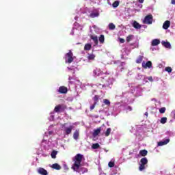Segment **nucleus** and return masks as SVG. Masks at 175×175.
<instances>
[{
    "instance_id": "42",
    "label": "nucleus",
    "mask_w": 175,
    "mask_h": 175,
    "mask_svg": "<svg viewBox=\"0 0 175 175\" xmlns=\"http://www.w3.org/2000/svg\"><path fill=\"white\" fill-rule=\"evenodd\" d=\"M99 42L101 43V44H103L105 43V36L104 35H100L99 38Z\"/></svg>"
},
{
    "instance_id": "13",
    "label": "nucleus",
    "mask_w": 175,
    "mask_h": 175,
    "mask_svg": "<svg viewBox=\"0 0 175 175\" xmlns=\"http://www.w3.org/2000/svg\"><path fill=\"white\" fill-rule=\"evenodd\" d=\"M143 23L144 24H148V25L152 24V15L151 14L147 15L143 20Z\"/></svg>"
},
{
    "instance_id": "53",
    "label": "nucleus",
    "mask_w": 175,
    "mask_h": 175,
    "mask_svg": "<svg viewBox=\"0 0 175 175\" xmlns=\"http://www.w3.org/2000/svg\"><path fill=\"white\" fill-rule=\"evenodd\" d=\"M95 106H96V104L94 103V104L90 106V110H94V109H95Z\"/></svg>"
},
{
    "instance_id": "38",
    "label": "nucleus",
    "mask_w": 175,
    "mask_h": 175,
    "mask_svg": "<svg viewBox=\"0 0 175 175\" xmlns=\"http://www.w3.org/2000/svg\"><path fill=\"white\" fill-rule=\"evenodd\" d=\"M99 147H100V146L98 143L93 144L92 146V148L93 150H98V148H99Z\"/></svg>"
},
{
    "instance_id": "43",
    "label": "nucleus",
    "mask_w": 175,
    "mask_h": 175,
    "mask_svg": "<svg viewBox=\"0 0 175 175\" xmlns=\"http://www.w3.org/2000/svg\"><path fill=\"white\" fill-rule=\"evenodd\" d=\"M160 122L161 124H166V122H167V118L166 117L161 118Z\"/></svg>"
},
{
    "instance_id": "12",
    "label": "nucleus",
    "mask_w": 175,
    "mask_h": 175,
    "mask_svg": "<svg viewBox=\"0 0 175 175\" xmlns=\"http://www.w3.org/2000/svg\"><path fill=\"white\" fill-rule=\"evenodd\" d=\"M68 70L70 72V73H72V76H69L68 80L70 81V83H73V81H70V80H75V77L76 75L75 74V72H76V70H77V68H73V67H68Z\"/></svg>"
},
{
    "instance_id": "51",
    "label": "nucleus",
    "mask_w": 175,
    "mask_h": 175,
    "mask_svg": "<svg viewBox=\"0 0 175 175\" xmlns=\"http://www.w3.org/2000/svg\"><path fill=\"white\" fill-rule=\"evenodd\" d=\"M117 64H118L119 66H124L125 65V62H120V61H118Z\"/></svg>"
},
{
    "instance_id": "24",
    "label": "nucleus",
    "mask_w": 175,
    "mask_h": 175,
    "mask_svg": "<svg viewBox=\"0 0 175 175\" xmlns=\"http://www.w3.org/2000/svg\"><path fill=\"white\" fill-rule=\"evenodd\" d=\"M161 40L159 39H154L151 42L152 46H158V44H160Z\"/></svg>"
},
{
    "instance_id": "6",
    "label": "nucleus",
    "mask_w": 175,
    "mask_h": 175,
    "mask_svg": "<svg viewBox=\"0 0 175 175\" xmlns=\"http://www.w3.org/2000/svg\"><path fill=\"white\" fill-rule=\"evenodd\" d=\"M81 161H83V154H77L75 157V163L72 165L71 169H72V170H76V169H77V167H79V166H81Z\"/></svg>"
},
{
    "instance_id": "25",
    "label": "nucleus",
    "mask_w": 175,
    "mask_h": 175,
    "mask_svg": "<svg viewBox=\"0 0 175 175\" xmlns=\"http://www.w3.org/2000/svg\"><path fill=\"white\" fill-rule=\"evenodd\" d=\"M90 38L94 43V46H98V36L92 35V36H91Z\"/></svg>"
},
{
    "instance_id": "23",
    "label": "nucleus",
    "mask_w": 175,
    "mask_h": 175,
    "mask_svg": "<svg viewBox=\"0 0 175 175\" xmlns=\"http://www.w3.org/2000/svg\"><path fill=\"white\" fill-rule=\"evenodd\" d=\"M142 90L140 86H138V87L134 88V92H136V94L138 96H140V95H142Z\"/></svg>"
},
{
    "instance_id": "59",
    "label": "nucleus",
    "mask_w": 175,
    "mask_h": 175,
    "mask_svg": "<svg viewBox=\"0 0 175 175\" xmlns=\"http://www.w3.org/2000/svg\"><path fill=\"white\" fill-rule=\"evenodd\" d=\"M139 3H143L144 2V0H139Z\"/></svg>"
},
{
    "instance_id": "14",
    "label": "nucleus",
    "mask_w": 175,
    "mask_h": 175,
    "mask_svg": "<svg viewBox=\"0 0 175 175\" xmlns=\"http://www.w3.org/2000/svg\"><path fill=\"white\" fill-rule=\"evenodd\" d=\"M73 171L77 172V173H79L80 174H84V173L88 172V170H87V168L81 167L79 165L76 170H73Z\"/></svg>"
},
{
    "instance_id": "57",
    "label": "nucleus",
    "mask_w": 175,
    "mask_h": 175,
    "mask_svg": "<svg viewBox=\"0 0 175 175\" xmlns=\"http://www.w3.org/2000/svg\"><path fill=\"white\" fill-rule=\"evenodd\" d=\"M171 3L172 5H175V0H172Z\"/></svg>"
},
{
    "instance_id": "50",
    "label": "nucleus",
    "mask_w": 175,
    "mask_h": 175,
    "mask_svg": "<svg viewBox=\"0 0 175 175\" xmlns=\"http://www.w3.org/2000/svg\"><path fill=\"white\" fill-rule=\"evenodd\" d=\"M130 46L131 47L132 49H137V47H139V45L134 44H131Z\"/></svg>"
},
{
    "instance_id": "4",
    "label": "nucleus",
    "mask_w": 175,
    "mask_h": 175,
    "mask_svg": "<svg viewBox=\"0 0 175 175\" xmlns=\"http://www.w3.org/2000/svg\"><path fill=\"white\" fill-rule=\"evenodd\" d=\"M111 73L107 72L103 77H102L103 79V83H105L103 85L99 84V88L100 87H109V85H112L113 83L116 81V79L111 77Z\"/></svg>"
},
{
    "instance_id": "48",
    "label": "nucleus",
    "mask_w": 175,
    "mask_h": 175,
    "mask_svg": "<svg viewBox=\"0 0 175 175\" xmlns=\"http://www.w3.org/2000/svg\"><path fill=\"white\" fill-rule=\"evenodd\" d=\"M166 111V108L165 107H161L159 109V113L161 114H163Z\"/></svg>"
},
{
    "instance_id": "64",
    "label": "nucleus",
    "mask_w": 175,
    "mask_h": 175,
    "mask_svg": "<svg viewBox=\"0 0 175 175\" xmlns=\"http://www.w3.org/2000/svg\"><path fill=\"white\" fill-rule=\"evenodd\" d=\"M167 175H170V174H167Z\"/></svg>"
},
{
    "instance_id": "11",
    "label": "nucleus",
    "mask_w": 175,
    "mask_h": 175,
    "mask_svg": "<svg viewBox=\"0 0 175 175\" xmlns=\"http://www.w3.org/2000/svg\"><path fill=\"white\" fill-rule=\"evenodd\" d=\"M131 54V48H126L122 50L121 58L122 59H126V57Z\"/></svg>"
},
{
    "instance_id": "17",
    "label": "nucleus",
    "mask_w": 175,
    "mask_h": 175,
    "mask_svg": "<svg viewBox=\"0 0 175 175\" xmlns=\"http://www.w3.org/2000/svg\"><path fill=\"white\" fill-rule=\"evenodd\" d=\"M37 173L40 175H49L47 170L42 167L37 168Z\"/></svg>"
},
{
    "instance_id": "5",
    "label": "nucleus",
    "mask_w": 175,
    "mask_h": 175,
    "mask_svg": "<svg viewBox=\"0 0 175 175\" xmlns=\"http://www.w3.org/2000/svg\"><path fill=\"white\" fill-rule=\"evenodd\" d=\"M110 105H111V103L110 102V100H109V99H103L101 105L103 109L99 110V113H104L106 116V111H107L108 113H110V111H113V108L109 109V107H110ZM107 109H109L107 110Z\"/></svg>"
},
{
    "instance_id": "37",
    "label": "nucleus",
    "mask_w": 175,
    "mask_h": 175,
    "mask_svg": "<svg viewBox=\"0 0 175 175\" xmlns=\"http://www.w3.org/2000/svg\"><path fill=\"white\" fill-rule=\"evenodd\" d=\"M108 27L110 31H114L116 29V25L113 23H109Z\"/></svg>"
},
{
    "instance_id": "62",
    "label": "nucleus",
    "mask_w": 175,
    "mask_h": 175,
    "mask_svg": "<svg viewBox=\"0 0 175 175\" xmlns=\"http://www.w3.org/2000/svg\"><path fill=\"white\" fill-rule=\"evenodd\" d=\"M150 50H152V51H154L155 50V48L154 47H150Z\"/></svg>"
},
{
    "instance_id": "49",
    "label": "nucleus",
    "mask_w": 175,
    "mask_h": 175,
    "mask_svg": "<svg viewBox=\"0 0 175 175\" xmlns=\"http://www.w3.org/2000/svg\"><path fill=\"white\" fill-rule=\"evenodd\" d=\"M145 79H146V83H147V81H151V82H152V81H154V79H152V77H146V76H145Z\"/></svg>"
},
{
    "instance_id": "16",
    "label": "nucleus",
    "mask_w": 175,
    "mask_h": 175,
    "mask_svg": "<svg viewBox=\"0 0 175 175\" xmlns=\"http://www.w3.org/2000/svg\"><path fill=\"white\" fill-rule=\"evenodd\" d=\"M102 75V70L100 68H95L93 70V76L94 77H98V76H100Z\"/></svg>"
},
{
    "instance_id": "32",
    "label": "nucleus",
    "mask_w": 175,
    "mask_h": 175,
    "mask_svg": "<svg viewBox=\"0 0 175 175\" xmlns=\"http://www.w3.org/2000/svg\"><path fill=\"white\" fill-rule=\"evenodd\" d=\"M100 98V96L98 95H95L94 97L93 98L94 103L96 105L99 102V99Z\"/></svg>"
},
{
    "instance_id": "28",
    "label": "nucleus",
    "mask_w": 175,
    "mask_h": 175,
    "mask_svg": "<svg viewBox=\"0 0 175 175\" xmlns=\"http://www.w3.org/2000/svg\"><path fill=\"white\" fill-rule=\"evenodd\" d=\"M51 167H52V169H55V170H61V165L58 163H54L51 165Z\"/></svg>"
},
{
    "instance_id": "30",
    "label": "nucleus",
    "mask_w": 175,
    "mask_h": 175,
    "mask_svg": "<svg viewBox=\"0 0 175 175\" xmlns=\"http://www.w3.org/2000/svg\"><path fill=\"white\" fill-rule=\"evenodd\" d=\"M100 131H101L100 128H98V129L94 130L92 133L93 137H96V136H98V135H99V133H100Z\"/></svg>"
},
{
    "instance_id": "58",
    "label": "nucleus",
    "mask_w": 175,
    "mask_h": 175,
    "mask_svg": "<svg viewBox=\"0 0 175 175\" xmlns=\"http://www.w3.org/2000/svg\"><path fill=\"white\" fill-rule=\"evenodd\" d=\"M127 75H128V76H131L132 75V72L129 71Z\"/></svg>"
},
{
    "instance_id": "35",
    "label": "nucleus",
    "mask_w": 175,
    "mask_h": 175,
    "mask_svg": "<svg viewBox=\"0 0 175 175\" xmlns=\"http://www.w3.org/2000/svg\"><path fill=\"white\" fill-rule=\"evenodd\" d=\"M147 154H148L147 150H142L139 151V154H141L142 157H146Z\"/></svg>"
},
{
    "instance_id": "27",
    "label": "nucleus",
    "mask_w": 175,
    "mask_h": 175,
    "mask_svg": "<svg viewBox=\"0 0 175 175\" xmlns=\"http://www.w3.org/2000/svg\"><path fill=\"white\" fill-rule=\"evenodd\" d=\"M170 27V21H166L163 24V29H167Z\"/></svg>"
},
{
    "instance_id": "10",
    "label": "nucleus",
    "mask_w": 175,
    "mask_h": 175,
    "mask_svg": "<svg viewBox=\"0 0 175 175\" xmlns=\"http://www.w3.org/2000/svg\"><path fill=\"white\" fill-rule=\"evenodd\" d=\"M64 59L66 64H72V62H73V53L72 51H69V52L65 55Z\"/></svg>"
},
{
    "instance_id": "36",
    "label": "nucleus",
    "mask_w": 175,
    "mask_h": 175,
    "mask_svg": "<svg viewBox=\"0 0 175 175\" xmlns=\"http://www.w3.org/2000/svg\"><path fill=\"white\" fill-rule=\"evenodd\" d=\"M55 112L53 111L50 113V116L49 118V121H54V117H55Z\"/></svg>"
},
{
    "instance_id": "47",
    "label": "nucleus",
    "mask_w": 175,
    "mask_h": 175,
    "mask_svg": "<svg viewBox=\"0 0 175 175\" xmlns=\"http://www.w3.org/2000/svg\"><path fill=\"white\" fill-rule=\"evenodd\" d=\"M165 72H167V73H170L172 70V67L167 66L165 68Z\"/></svg>"
},
{
    "instance_id": "22",
    "label": "nucleus",
    "mask_w": 175,
    "mask_h": 175,
    "mask_svg": "<svg viewBox=\"0 0 175 175\" xmlns=\"http://www.w3.org/2000/svg\"><path fill=\"white\" fill-rule=\"evenodd\" d=\"M137 80H142L143 83H147V80L146 79V75L138 74L137 76Z\"/></svg>"
},
{
    "instance_id": "21",
    "label": "nucleus",
    "mask_w": 175,
    "mask_h": 175,
    "mask_svg": "<svg viewBox=\"0 0 175 175\" xmlns=\"http://www.w3.org/2000/svg\"><path fill=\"white\" fill-rule=\"evenodd\" d=\"M161 44L165 47V49H172V44L167 41H161Z\"/></svg>"
},
{
    "instance_id": "61",
    "label": "nucleus",
    "mask_w": 175,
    "mask_h": 175,
    "mask_svg": "<svg viewBox=\"0 0 175 175\" xmlns=\"http://www.w3.org/2000/svg\"><path fill=\"white\" fill-rule=\"evenodd\" d=\"M93 29H94L95 30H96V29H97V27H96V26H93ZM96 32H98V31H96Z\"/></svg>"
},
{
    "instance_id": "63",
    "label": "nucleus",
    "mask_w": 175,
    "mask_h": 175,
    "mask_svg": "<svg viewBox=\"0 0 175 175\" xmlns=\"http://www.w3.org/2000/svg\"><path fill=\"white\" fill-rule=\"evenodd\" d=\"M95 92H96V90H94V91L92 92V94H95Z\"/></svg>"
},
{
    "instance_id": "44",
    "label": "nucleus",
    "mask_w": 175,
    "mask_h": 175,
    "mask_svg": "<svg viewBox=\"0 0 175 175\" xmlns=\"http://www.w3.org/2000/svg\"><path fill=\"white\" fill-rule=\"evenodd\" d=\"M142 61H143V56L139 55L136 60L137 64H142Z\"/></svg>"
},
{
    "instance_id": "54",
    "label": "nucleus",
    "mask_w": 175,
    "mask_h": 175,
    "mask_svg": "<svg viewBox=\"0 0 175 175\" xmlns=\"http://www.w3.org/2000/svg\"><path fill=\"white\" fill-rule=\"evenodd\" d=\"M119 41L120 43H125V40L124 38H119Z\"/></svg>"
},
{
    "instance_id": "15",
    "label": "nucleus",
    "mask_w": 175,
    "mask_h": 175,
    "mask_svg": "<svg viewBox=\"0 0 175 175\" xmlns=\"http://www.w3.org/2000/svg\"><path fill=\"white\" fill-rule=\"evenodd\" d=\"M77 16H75V21H81V18L80 17V15L82 14V13H84L83 11H81V8H77Z\"/></svg>"
},
{
    "instance_id": "26",
    "label": "nucleus",
    "mask_w": 175,
    "mask_h": 175,
    "mask_svg": "<svg viewBox=\"0 0 175 175\" xmlns=\"http://www.w3.org/2000/svg\"><path fill=\"white\" fill-rule=\"evenodd\" d=\"M132 25L133 28H135V29H140V28H142V25L139 24L137 21H134L132 23Z\"/></svg>"
},
{
    "instance_id": "60",
    "label": "nucleus",
    "mask_w": 175,
    "mask_h": 175,
    "mask_svg": "<svg viewBox=\"0 0 175 175\" xmlns=\"http://www.w3.org/2000/svg\"><path fill=\"white\" fill-rule=\"evenodd\" d=\"M144 115L146 116V117H148V112H146Z\"/></svg>"
},
{
    "instance_id": "55",
    "label": "nucleus",
    "mask_w": 175,
    "mask_h": 175,
    "mask_svg": "<svg viewBox=\"0 0 175 175\" xmlns=\"http://www.w3.org/2000/svg\"><path fill=\"white\" fill-rule=\"evenodd\" d=\"M172 114L173 115V117L175 120V109L172 111Z\"/></svg>"
},
{
    "instance_id": "40",
    "label": "nucleus",
    "mask_w": 175,
    "mask_h": 175,
    "mask_svg": "<svg viewBox=\"0 0 175 175\" xmlns=\"http://www.w3.org/2000/svg\"><path fill=\"white\" fill-rule=\"evenodd\" d=\"M133 35H129V36H128L127 37H126V42H132V40H133Z\"/></svg>"
},
{
    "instance_id": "39",
    "label": "nucleus",
    "mask_w": 175,
    "mask_h": 175,
    "mask_svg": "<svg viewBox=\"0 0 175 175\" xmlns=\"http://www.w3.org/2000/svg\"><path fill=\"white\" fill-rule=\"evenodd\" d=\"M110 133H111V128H108L107 129V131L105 132V136H106V137L110 136Z\"/></svg>"
},
{
    "instance_id": "34",
    "label": "nucleus",
    "mask_w": 175,
    "mask_h": 175,
    "mask_svg": "<svg viewBox=\"0 0 175 175\" xmlns=\"http://www.w3.org/2000/svg\"><path fill=\"white\" fill-rule=\"evenodd\" d=\"M79 130H76L73 134V138L75 139V140H77V139H79Z\"/></svg>"
},
{
    "instance_id": "46",
    "label": "nucleus",
    "mask_w": 175,
    "mask_h": 175,
    "mask_svg": "<svg viewBox=\"0 0 175 175\" xmlns=\"http://www.w3.org/2000/svg\"><path fill=\"white\" fill-rule=\"evenodd\" d=\"M119 5H120V1H116L115 2L113 3L112 6L113 8H118Z\"/></svg>"
},
{
    "instance_id": "2",
    "label": "nucleus",
    "mask_w": 175,
    "mask_h": 175,
    "mask_svg": "<svg viewBox=\"0 0 175 175\" xmlns=\"http://www.w3.org/2000/svg\"><path fill=\"white\" fill-rule=\"evenodd\" d=\"M57 135V126L51 125L49 127L48 132L45 133L44 138L41 142V147L44 150H50L51 146V138H49V136H54Z\"/></svg>"
},
{
    "instance_id": "20",
    "label": "nucleus",
    "mask_w": 175,
    "mask_h": 175,
    "mask_svg": "<svg viewBox=\"0 0 175 175\" xmlns=\"http://www.w3.org/2000/svg\"><path fill=\"white\" fill-rule=\"evenodd\" d=\"M152 66V63L151 62V61H148L147 62H142V68H144V69H147V68L150 69V68H151Z\"/></svg>"
},
{
    "instance_id": "45",
    "label": "nucleus",
    "mask_w": 175,
    "mask_h": 175,
    "mask_svg": "<svg viewBox=\"0 0 175 175\" xmlns=\"http://www.w3.org/2000/svg\"><path fill=\"white\" fill-rule=\"evenodd\" d=\"M92 45L91 44H86L84 46V50L88 51L91 50Z\"/></svg>"
},
{
    "instance_id": "56",
    "label": "nucleus",
    "mask_w": 175,
    "mask_h": 175,
    "mask_svg": "<svg viewBox=\"0 0 175 175\" xmlns=\"http://www.w3.org/2000/svg\"><path fill=\"white\" fill-rule=\"evenodd\" d=\"M64 170H68V165H66V164L64 165Z\"/></svg>"
},
{
    "instance_id": "31",
    "label": "nucleus",
    "mask_w": 175,
    "mask_h": 175,
    "mask_svg": "<svg viewBox=\"0 0 175 175\" xmlns=\"http://www.w3.org/2000/svg\"><path fill=\"white\" fill-rule=\"evenodd\" d=\"M58 154V151L57 150H53L51 152V157L53 159H55V158H57V154Z\"/></svg>"
},
{
    "instance_id": "9",
    "label": "nucleus",
    "mask_w": 175,
    "mask_h": 175,
    "mask_svg": "<svg viewBox=\"0 0 175 175\" xmlns=\"http://www.w3.org/2000/svg\"><path fill=\"white\" fill-rule=\"evenodd\" d=\"M83 29V26L76 22L74 23V27L70 32V35H75V33H78L79 31Z\"/></svg>"
},
{
    "instance_id": "29",
    "label": "nucleus",
    "mask_w": 175,
    "mask_h": 175,
    "mask_svg": "<svg viewBox=\"0 0 175 175\" xmlns=\"http://www.w3.org/2000/svg\"><path fill=\"white\" fill-rule=\"evenodd\" d=\"M62 110V105H59L56 106L53 110L54 113H59Z\"/></svg>"
},
{
    "instance_id": "41",
    "label": "nucleus",
    "mask_w": 175,
    "mask_h": 175,
    "mask_svg": "<svg viewBox=\"0 0 175 175\" xmlns=\"http://www.w3.org/2000/svg\"><path fill=\"white\" fill-rule=\"evenodd\" d=\"M88 59H89V61H94V59H95V55L89 54V55L88 57Z\"/></svg>"
},
{
    "instance_id": "3",
    "label": "nucleus",
    "mask_w": 175,
    "mask_h": 175,
    "mask_svg": "<svg viewBox=\"0 0 175 175\" xmlns=\"http://www.w3.org/2000/svg\"><path fill=\"white\" fill-rule=\"evenodd\" d=\"M60 128L62 133H59L56 131V133L58 136L65 139V137H68L72 133L74 126L70 123H64L61 124Z\"/></svg>"
},
{
    "instance_id": "19",
    "label": "nucleus",
    "mask_w": 175,
    "mask_h": 175,
    "mask_svg": "<svg viewBox=\"0 0 175 175\" xmlns=\"http://www.w3.org/2000/svg\"><path fill=\"white\" fill-rule=\"evenodd\" d=\"M57 92H59V94H68V88L60 86L59 89H57Z\"/></svg>"
},
{
    "instance_id": "33",
    "label": "nucleus",
    "mask_w": 175,
    "mask_h": 175,
    "mask_svg": "<svg viewBox=\"0 0 175 175\" xmlns=\"http://www.w3.org/2000/svg\"><path fill=\"white\" fill-rule=\"evenodd\" d=\"M115 162L116 160H114V159H111V160L108 163L109 167H114Z\"/></svg>"
},
{
    "instance_id": "1",
    "label": "nucleus",
    "mask_w": 175,
    "mask_h": 175,
    "mask_svg": "<svg viewBox=\"0 0 175 175\" xmlns=\"http://www.w3.org/2000/svg\"><path fill=\"white\" fill-rule=\"evenodd\" d=\"M121 102L116 103L113 107V111L108 112L105 111L106 116H113V117H116L118 116L122 110L126 111V113H129V111H132V107L129 106L131 103H133L135 100V95L133 94V92H123L121 96Z\"/></svg>"
},
{
    "instance_id": "8",
    "label": "nucleus",
    "mask_w": 175,
    "mask_h": 175,
    "mask_svg": "<svg viewBox=\"0 0 175 175\" xmlns=\"http://www.w3.org/2000/svg\"><path fill=\"white\" fill-rule=\"evenodd\" d=\"M148 163V159H147V157H143L142 159H141L139 163V172H143V170H144L147 167Z\"/></svg>"
},
{
    "instance_id": "18",
    "label": "nucleus",
    "mask_w": 175,
    "mask_h": 175,
    "mask_svg": "<svg viewBox=\"0 0 175 175\" xmlns=\"http://www.w3.org/2000/svg\"><path fill=\"white\" fill-rule=\"evenodd\" d=\"M170 142V139L169 138L163 139V140L158 142L157 145L159 147H162V146H166V144H167Z\"/></svg>"
},
{
    "instance_id": "7",
    "label": "nucleus",
    "mask_w": 175,
    "mask_h": 175,
    "mask_svg": "<svg viewBox=\"0 0 175 175\" xmlns=\"http://www.w3.org/2000/svg\"><path fill=\"white\" fill-rule=\"evenodd\" d=\"M85 13H88V16L91 18H95L99 17V10L95 8H86Z\"/></svg>"
},
{
    "instance_id": "52",
    "label": "nucleus",
    "mask_w": 175,
    "mask_h": 175,
    "mask_svg": "<svg viewBox=\"0 0 175 175\" xmlns=\"http://www.w3.org/2000/svg\"><path fill=\"white\" fill-rule=\"evenodd\" d=\"M158 66L160 69H162V68H165V63L159 64Z\"/></svg>"
}]
</instances>
